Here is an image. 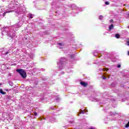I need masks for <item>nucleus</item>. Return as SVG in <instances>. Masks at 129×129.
Wrapping results in <instances>:
<instances>
[{
    "mask_svg": "<svg viewBox=\"0 0 129 129\" xmlns=\"http://www.w3.org/2000/svg\"><path fill=\"white\" fill-rule=\"evenodd\" d=\"M103 18V16H102V15H100L99 16V19L100 20H102Z\"/></svg>",
    "mask_w": 129,
    "mask_h": 129,
    "instance_id": "13",
    "label": "nucleus"
},
{
    "mask_svg": "<svg viewBox=\"0 0 129 129\" xmlns=\"http://www.w3.org/2000/svg\"><path fill=\"white\" fill-rule=\"evenodd\" d=\"M106 79L105 77H103V79L104 80V79Z\"/></svg>",
    "mask_w": 129,
    "mask_h": 129,
    "instance_id": "24",
    "label": "nucleus"
},
{
    "mask_svg": "<svg viewBox=\"0 0 129 129\" xmlns=\"http://www.w3.org/2000/svg\"><path fill=\"white\" fill-rule=\"evenodd\" d=\"M80 84L84 86V87H86V86H87V83L84 82H81Z\"/></svg>",
    "mask_w": 129,
    "mask_h": 129,
    "instance_id": "4",
    "label": "nucleus"
},
{
    "mask_svg": "<svg viewBox=\"0 0 129 129\" xmlns=\"http://www.w3.org/2000/svg\"><path fill=\"white\" fill-rule=\"evenodd\" d=\"M64 46V44L62 43H59L58 44V48H59V49H62L63 47Z\"/></svg>",
    "mask_w": 129,
    "mask_h": 129,
    "instance_id": "3",
    "label": "nucleus"
},
{
    "mask_svg": "<svg viewBox=\"0 0 129 129\" xmlns=\"http://www.w3.org/2000/svg\"><path fill=\"white\" fill-rule=\"evenodd\" d=\"M55 121H56V120H55V118H53L51 119V122H54Z\"/></svg>",
    "mask_w": 129,
    "mask_h": 129,
    "instance_id": "12",
    "label": "nucleus"
},
{
    "mask_svg": "<svg viewBox=\"0 0 129 129\" xmlns=\"http://www.w3.org/2000/svg\"><path fill=\"white\" fill-rule=\"evenodd\" d=\"M89 129H95V127H91L89 128Z\"/></svg>",
    "mask_w": 129,
    "mask_h": 129,
    "instance_id": "18",
    "label": "nucleus"
},
{
    "mask_svg": "<svg viewBox=\"0 0 129 129\" xmlns=\"http://www.w3.org/2000/svg\"><path fill=\"white\" fill-rule=\"evenodd\" d=\"M72 7H74L75 9H78V10H79L80 12L82 11V8H79L78 7H77V6H76V5H75V4H73Z\"/></svg>",
    "mask_w": 129,
    "mask_h": 129,
    "instance_id": "5",
    "label": "nucleus"
},
{
    "mask_svg": "<svg viewBox=\"0 0 129 129\" xmlns=\"http://www.w3.org/2000/svg\"><path fill=\"white\" fill-rule=\"evenodd\" d=\"M128 56H129V51H128Z\"/></svg>",
    "mask_w": 129,
    "mask_h": 129,
    "instance_id": "26",
    "label": "nucleus"
},
{
    "mask_svg": "<svg viewBox=\"0 0 129 129\" xmlns=\"http://www.w3.org/2000/svg\"><path fill=\"white\" fill-rule=\"evenodd\" d=\"M43 71H45V69H43Z\"/></svg>",
    "mask_w": 129,
    "mask_h": 129,
    "instance_id": "27",
    "label": "nucleus"
},
{
    "mask_svg": "<svg viewBox=\"0 0 129 129\" xmlns=\"http://www.w3.org/2000/svg\"><path fill=\"white\" fill-rule=\"evenodd\" d=\"M34 115H35V116H37V115H38V113L34 112Z\"/></svg>",
    "mask_w": 129,
    "mask_h": 129,
    "instance_id": "17",
    "label": "nucleus"
},
{
    "mask_svg": "<svg viewBox=\"0 0 129 129\" xmlns=\"http://www.w3.org/2000/svg\"><path fill=\"white\" fill-rule=\"evenodd\" d=\"M17 72H18L20 74V76L22 78H23V79H26L27 77V73L25 70L23 69H17Z\"/></svg>",
    "mask_w": 129,
    "mask_h": 129,
    "instance_id": "2",
    "label": "nucleus"
},
{
    "mask_svg": "<svg viewBox=\"0 0 129 129\" xmlns=\"http://www.w3.org/2000/svg\"><path fill=\"white\" fill-rule=\"evenodd\" d=\"M17 124L19 126H21V125H22V124H23V122H22V120L19 121V122H17Z\"/></svg>",
    "mask_w": 129,
    "mask_h": 129,
    "instance_id": "7",
    "label": "nucleus"
},
{
    "mask_svg": "<svg viewBox=\"0 0 129 129\" xmlns=\"http://www.w3.org/2000/svg\"><path fill=\"white\" fill-rule=\"evenodd\" d=\"M0 93H1V94H3V95H5V94H6V93H7V92H4L3 91V89H0Z\"/></svg>",
    "mask_w": 129,
    "mask_h": 129,
    "instance_id": "8",
    "label": "nucleus"
},
{
    "mask_svg": "<svg viewBox=\"0 0 129 129\" xmlns=\"http://www.w3.org/2000/svg\"><path fill=\"white\" fill-rule=\"evenodd\" d=\"M115 38H116L117 39L119 38V34H115Z\"/></svg>",
    "mask_w": 129,
    "mask_h": 129,
    "instance_id": "11",
    "label": "nucleus"
},
{
    "mask_svg": "<svg viewBox=\"0 0 129 129\" xmlns=\"http://www.w3.org/2000/svg\"><path fill=\"white\" fill-rule=\"evenodd\" d=\"M110 22H112V20H110Z\"/></svg>",
    "mask_w": 129,
    "mask_h": 129,
    "instance_id": "28",
    "label": "nucleus"
},
{
    "mask_svg": "<svg viewBox=\"0 0 129 129\" xmlns=\"http://www.w3.org/2000/svg\"><path fill=\"white\" fill-rule=\"evenodd\" d=\"M58 100H59V98L54 99V101H56V102H58Z\"/></svg>",
    "mask_w": 129,
    "mask_h": 129,
    "instance_id": "16",
    "label": "nucleus"
},
{
    "mask_svg": "<svg viewBox=\"0 0 129 129\" xmlns=\"http://www.w3.org/2000/svg\"><path fill=\"white\" fill-rule=\"evenodd\" d=\"M127 45L129 46V41L127 42Z\"/></svg>",
    "mask_w": 129,
    "mask_h": 129,
    "instance_id": "22",
    "label": "nucleus"
},
{
    "mask_svg": "<svg viewBox=\"0 0 129 129\" xmlns=\"http://www.w3.org/2000/svg\"><path fill=\"white\" fill-rule=\"evenodd\" d=\"M22 9V7H20V9Z\"/></svg>",
    "mask_w": 129,
    "mask_h": 129,
    "instance_id": "25",
    "label": "nucleus"
},
{
    "mask_svg": "<svg viewBox=\"0 0 129 129\" xmlns=\"http://www.w3.org/2000/svg\"><path fill=\"white\" fill-rule=\"evenodd\" d=\"M110 115H113V113H112V112H111Z\"/></svg>",
    "mask_w": 129,
    "mask_h": 129,
    "instance_id": "23",
    "label": "nucleus"
},
{
    "mask_svg": "<svg viewBox=\"0 0 129 129\" xmlns=\"http://www.w3.org/2000/svg\"><path fill=\"white\" fill-rule=\"evenodd\" d=\"M128 29H129V26H128Z\"/></svg>",
    "mask_w": 129,
    "mask_h": 129,
    "instance_id": "29",
    "label": "nucleus"
},
{
    "mask_svg": "<svg viewBox=\"0 0 129 129\" xmlns=\"http://www.w3.org/2000/svg\"><path fill=\"white\" fill-rule=\"evenodd\" d=\"M105 4L107 5H109V2L106 1V2H105Z\"/></svg>",
    "mask_w": 129,
    "mask_h": 129,
    "instance_id": "15",
    "label": "nucleus"
},
{
    "mask_svg": "<svg viewBox=\"0 0 129 129\" xmlns=\"http://www.w3.org/2000/svg\"><path fill=\"white\" fill-rule=\"evenodd\" d=\"M28 17H29V19H33L34 15H33L32 14H29Z\"/></svg>",
    "mask_w": 129,
    "mask_h": 129,
    "instance_id": "10",
    "label": "nucleus"
},
{
    "mask_svg": "<svg viewBox=\"0 0 129 129\" xmlns=\"http://www.w3.org/2000/svg\"><path fill=\"white\" fill-rule=\"evenodd\" d=\"M66 59L64 57H61L60 58L59 62H57V65L59 69H63V67L65 64V61Z\"/></svg>",
    "mask_w": 129,
    "mask_h": 129,
    "instance_id": "1",
    "label": "nucleus"
},
{
    "mask_svg": "<svg viewBox=\"0 0 129 129\" xmlns=\"http://www.w3.org/2000/svg\"><path fill=\"white\" fill-rule=\"evenodd\" d=\"M81 113H82V114L84 113V111H82L81 112Z\"/></svg>",
    "mask_w": 129,
    "mask_h": 129,
    "instance_id": "20",
    "label": "nucleus"
},
{
    "mask_svg": "<svg viewBox=\"0 0 129 129\" xmlns=\"http://www.w3.org/2000/svg\"><path fill=\"white\" fill-rule=\"evenodd\" d=\"M9 13H12V11H8L6 12H4L3 13V17H5L6 15H7V14H9Z\"/></svg>",
    "mask_w": 129,
    "mask_h": 129,
    "instance_id": "6",
    "label": "nucleus"
},
{
    "mask_svg": "<svg viewBox=\"0 0 129 129\" xmlns=\"http://www.w3.org/2000/svg\"><path fill=\"white\" fill-rule=\"evenodd\" d=\"M112 29H113V24H111L109 27V30L110 31V30H112Z\"/></svg>",
    "mask_w": 129,
    "mask_h": 129,
    "instance_id": "9",
    "label": "nucleus"
},
{
    "mask_svg": "<svg viewBox=\"0 0 129 129\" xmlns=\"http://www.w3.org/2000/svg\"><path fill=\"white\" fill-rule=\"evenodd\" d=\"M117 68H120V64L118 65V66H117Z\"/></svg>",
    "mask_w": 129,
    "mask_h": 129,
    "instance_id": "19",
    "label": "nucleus"
},
{
    "mask_svg": "<svg viewBox=\"0 0 129 129\" xmlns=\"http://www.w3.org/2000/svg\"><path fill=\"white\" fill-rule=\"evenodd\" d=\"M8 53H9V52H6L5 53V55H8Z\"/></svg>",
    "mask_w": 129,
    "mask_h": 129,
    "instance_id": "21",
    "label": "nucleus"
},
{
    "mask_svg": "<svg viewBox=\"0 0 129 129\" xmlns=\"http://www.w3.org/2000/svg\"><path fill=\"white\" fill-rule=\"evenodd\" d=\"M125 127H128L129 126V121L128 122V123L125 125Z\"/></svg>",
    "mask_w": 129,
    "mask_h": 129,
    "instance_id": "14",
    "label": "nucleus"
}]
</instances>
